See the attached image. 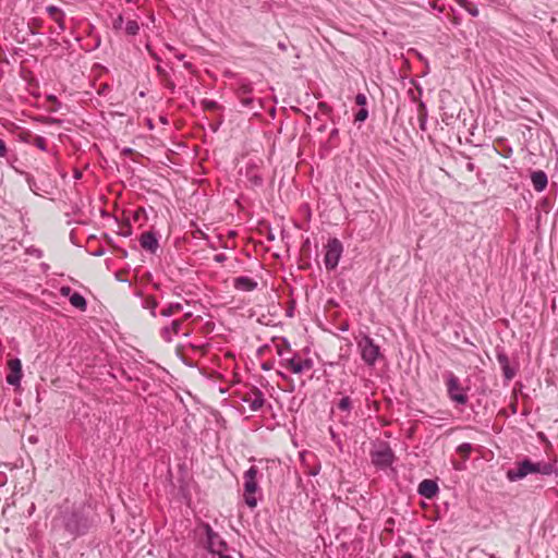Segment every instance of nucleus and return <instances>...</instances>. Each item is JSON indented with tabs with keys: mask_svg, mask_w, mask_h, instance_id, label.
<instances>
[{
	"mask_svg": "<svg viewBox=\"0 0 558 558\" xmlns=\"http://www.w3.org/2000/svg\"><path fill=\"white\" fill-rule=\"evenodd\" d=\"M94 256H102L105 254L104 248H98L97 251L92 253Z\"/></svg>",
	"mask_w": 558,
	"mask_h": 558,
	"instance_id": "obj_40",
	"label": "nucleus"
},
{
	"mask_svg": "<svg viewBox=\"0 0 558 558\" xmlns=\"http://www.w3.org/2000/svg\"><path fill=\"white\" fill-rule=\"evenodd\" d=\"M26 182L28 184V187L31 189L32 192H34L35 194H38L37 190H38V186H37V183L34 179V177H32L31 174H27L26 175Z\"/></svg>",
	"mask_w": 558,
	"mask_h": 558,
	"instance_id": "obj_28",
	"label": "nucleus"
},
{
	"mask_svg": "<svg viewBox=\"0 0 558 558\" xmlns=\"http://www.w3.org/2000/svg\"><path fill=\"white\" fill-rule=\"evenodd\" d=\"M449 399L459 405H465L469 401L468 388L463 387L460 379L452 373L444 374Z\"/></svg>",
	"mask_w": 558,
	"mask_h": 558,
	"instance_id": "obj_6",
	"label": "nucleus"
},
{
	"mask_svg": "<svg viewBox=\"0 0 558 558\" xmlns=\"http://www.w3.org/2000/svg\"><path fill=\"white\" fill-rule=\"evenodd\" d=\"M124 25H125V22H124V17H123V15H122V14L117 15V16L112 20V29H113L114 32H121V31H123Z\"/></svg>",
	"mask_w": 558,
	"mask_h": 558,
	"instance_id": "obj_24",
	"label": "nucleus"
},
{
	"mask_svg": "<svg viewBox=\"0 0 558 558\" xmlns=\"http://www.w3.org/2000/svg\"><path fill=\"white\" fill-rule=\"evenodd\" d=\"M123 32L128 36H136L140 32V24L135 20H128L125 22Z\"/></svg>",
	"mask_w": 558,
	"mask_h": 558,
	"instance_id": "obj_21",
	"label": "nucleus"
},
{
	"mask_svg": "<svg viewBox=\"0 0 558 558\" xmlns=\"http://www.w3.org/2000/svg\"><path fill=\"white\" fill-rule=\"evenodd\" d=\"M203 527L206 534L205 548L209 550V523H204Z\"/></svg>",
	"mask_w": 558,
	"mask_h": 558,
	"instance_id": "obj_34",
	"label": "nucleus"
},
{
	"mask_svg": "<svg viewBox=\"0 0 558 558\" xmlns=\"http://www.w3.org/2000/svg\"><path fill=\"white\" fill-rule=\"evenodd\" d=\"M203 106H204L205 109H208L209 108V100L204 99L203 100Z\"/></svg>",
	"mask_w": 558,
	"mask_h": 558,
	"instance_id": "obj_43",
	"label": "nucleus"
},
{
	"mask_svg": "<svg viewBox=\"0 0 558 558\" xmlns=\"http://www.w3.org/2000/svg\"><path fill=\"white\" fill-rule=\"evenodd\" d=\"M146 49L153 59H155L158 62L160 61V58L158 57V54L155 51H153V49L150 48V46L148 44L146 45Z\"/></svg>",
	"mask_w": 558,
	"mask_h": 558,
	"instance_id": "obj_36",
	"label": "nucleus"
},
{
	"mask_svg": "<svg viewBox=\"0 0 558 558\" xmlns=\"http://www.w3.org/2000/svg\"><path fill=\"white\" fill-rule=\"evenodd\" d=\"M36 255H37L38 257H40V256H41V252H40V251L36 252Z\"/></svg>",
	"mask_w": 558,
	"mask_h": 558,
	"instance_id": "obj_53",
	"label": "nucleus"
},
{
	"mask_svg": "<svg viewBox=\"0 0 558 558\" xmlns=\"http://www.w3.org/2000/svg\"><path fill=\"white\" fill-rule=\"evenodd\" d=\"M99 45H100V38H98V39L96 40V47H98Z\"/></svg>",
	"mask_w": 558,
	"mask_h": 558,
	"instance_id": "obj_49",
	"label": "nucleus"
},
{
	"mask_svg": "<svg viewBox=\"0 0 558 558\" xmlns=\"http://www.w3.org/2000/svg\"><path fill=\"white\" fill-rule=\"evenodd\" d=\"M211 274H213V270H211ZM214 276H215V279H221L223 282H228V278L223 276V274H219L218 270H215L214 271Z\"/></svg>",
	"mask_w": 558,
	"mask_h": 558,
	"instance_id": "obj_38",
	"label": "nucleus"
},
{
	"mask_svg": "<svg viewBox=\"0 0 558 558\" xmlns=\"http://www.w3.org/2000/svg\"><path fill=\"white\" fill-rule=\"evenodd\" d=\"M72 293H73V292H72V289H71V287H69V286H62V287L60 288V294H61L62 296H68V298L70 299V295H71Z\"/></svg>",
	"mask_w": 558,
	"mask_h": 558,
	"instance_id": "obj_33",
	"label": "nucleus"
},
{
	"mask_svg": "<svg viewBox=\"0 0 558 558\" xmlns=\"http://www.w3.org/2000/svg\"><path fill=\"white\" fill-rule=\"evenodd\" d=\"M184 68L189 70L192 69L191 62H184Z\"/></svg>",
	"mask_w": 558,
	"mask_h": 558,
	"instance_id": "obj_45",
	"label": "nucleus"
},
{
	"mask_svg": "<svg viewBox=\"0 0 558 558\" xmlns=\"http://www.w3.org/2000/svg\"><path fill=\"white\" fill-rule=\"evenodd\" d=\"M281 365L293 374H303L312 369L314 363L311 359H303L293 353L291 356L281 360Z\"/></svg>",
	"mask_w": 558,
	"mask_h": 558,
	"instance_id": "obj_8",
	"label": "nucleus"
},
{
	"mask_svg": "<svg viewBox=\"0 0 558 558\" xmlns=\"http://www.w3.org/2000/svg\"><path fill=\"white\" fill-rule=\"evenodd\" d=\"M73 177L75 180H80L82 178V172L80 170H75Z\"/></svg>",
	"mask_w": 558,
	"mask_h": 558,
	"instance_id": "obj_41",
	"label": "nucleus"
},
{
	"mask_svg": "<svg viewBox=\"0 0 558 558\" xmlns=\"http://www.w3.org/2000/svg\"><path fill=\"white\" fill-rule=\"evenodd\" d=\"M36 255H37L38 257H40V256H41V252H40V251L36 252Z\"/></svg>",
	"mask_w": 558,
	"mask_h": 558,
	"instance_id": "obj_52",
	"label": "nucleus"
},
{
	"mask_svg": "<svg viewBox=\"0 0 558 558\" xmlns=\"http://www.w3.org/2000/svg\"><path fill=\"white\" fill-rule=\"evenodd\" d=\"M10 373L7 375V383L11 386H20L22 379V363L20 359H12L8 363Z\"/></svg>",
	"mask_w": 558,
	"mask_h": 558,
	"instance_id": "obj_9",
	"label": "nucleus"
},
{
	"mask_svg": "<svg viewBox=\"0 0 558 558\" xmlns=\"http://www.w3.org/2000/svg\"><path fill=\"white\" fill-rule=\"evenodd\" d=\"M213 258L218 264H225L223 267H226L227 274H233L235 271L238 260L232 252L218 253L214 255Z\"/></svg>",
	"mask_w": 558,
	"mask_h": 558,
	"instance_id": "obj_11",
	"label": "nucleus"
},
{
	"mask_svg": "<svg viewBox=\"0 0 558 558\" xmlns=\"http://www.w3.org/2000/svg\"><path fill=\"white\" fill-rule=\"evenodd\" d=\"M33 144L40 150L46 151L47 150V141L43 136H35Z\"/></svg>",
	"mask_w": 558,
	"mask_h": 558,
	"instance_id": "obj_26",
	"label": "nucleus"
},
{
	"mask_svg": "<svg viewBox=\"0 0 558 558\" xmlns=\"http://www.w3.org/2000/svg\"><path fill=\"white\" fill-rule=\"evenodd\" d=\"M252 411L259 410L265 402L264 395L260 390H254L247 398L244 399Z\"/></svg>",
	"mask_w": 558,
	"mask_h": 558,
	"instance_id": "obj_15",
	"label": "nucleus"
},
{
	"mask_svg": "<svg viewBox=\"0 0 558 558\" xmlns=\"http://www.w3.org/2000/svg\"><path fill=\"white\" fill-rule=\"evenodd\" d=\"M460 4L472 15L477 16L478 15V9L473 3L469 2L468 0H460Z\"/></svg>",
	"mask_w": 558,
	"mask_h": 558,
	"instance_id": "obj_25",
	"label": "nucleus"
},
{
	"mask_svg": "<svg viewBox=\"0 0 558 558\" xmlns=\"http://www.w3.org/2000/svg\"><path fill=\"white\" fill-rule=\"evenodd\" d=\"M211 415H214V416L216 417V420L218 421V417H217V416H218V414H217V413H213V412H211Z\"/></svg>",
	"mask_w": 558,
	"mask_h": 558,
	"instance_id": "obj_54",
	"label": "nucleus"
},
{
	"mask_svg": "<svg viewBox=\"0 0 558 558\" xmlns=\"http://www.w3.org/2000/svg\"><path fill=\"white\" fill-rule=\"evenodd\" d=\"M497 359H498V362H499L501 368L509 365V359L506 354H498Z\"/></svg>",
	"mask_w": 558,
	"mask_h": 558,
	"instance_id": "obj_31",
	"label": "nucleus"
},
{
	"mask_svg": "<svg viewBox=\"0 0 558 558\" xmlns=\"http://www.w3.org/2000/svg\"><path fill=\"white\" fill-rule=\"evenodd\" d=\"M210 130H211V132H215V131H216V128L214 126V124H213V123H211Z\"/></svg>",
	"mask_w": 558,
	"mask_h": 558,
	"instance_id": "obj_50",
	"label": "nucleus"
},
{
	"mask_svg": "<svg viewBox=\"0 0 558 558\" xmlns=\"http://www.w3.org/2000/svg\"><path fill=\"white\" fill-rule=\"evenodd\" d=\"M150 303H151V304H149V303L147 302V307H150V313H151V315H153V316H156L155 308H156V306H157V303H156L155 301H151Z\"/></svg>",
	"mask_w": 558,
	"mask_h": 558,
	"instance_id": "obj_39",
	"label": "nucleus"
},
{
	"mask_svg": "<svg viewBox=\"0 0 558 558\" xmlns=\"http://www.w3.org/2000/svg\"><path fill=\"white\" fill-rule=\"evenodd\" d=\"M210 107H211V111H214V109L217 108V106H216V104L214 101H211Z\"/></svg>",
	"mask_w": 558,
	"mask_h": 558,
	"instance_id": "obj_48",
	"label": "nucleus"
},
{
	"mask_svg": "<svg viewBox=\"0 0 558 558\" xmlns=\"http://www.w3.org/2000/svg\"><path fill=\"white\" fill-rule=\"evenodd\" d=\"M159 315L165 318L173 317L160 329V337L166 342H171L180 335L187 337L194 330V327L190 328L184 325L186 319L194 316V313L191 311H184V304L180 302L167 304L160 310Z\"/></svg>",
	"mask_w": 558,
	"mask_h": 558,
	"instance_id": "obj_2",
	"label": "nucleus"
},
{
	"mask_svg": "<svg viewBox=\"0 0 558 558\" xmlns=\"http://www.w3.org/2000/svg\"><path fill=\"white\" fill-rule=\"evenodd\" d=\"M343 252L342 243L333 238L330 239L325 245V257L324 263L327 269L331 270L338 266L340 257Z\"/></svg>",
	"mask_w": 558,
	"mask_h": 558,
	"instance_id": "obj_7",
	"label": "nucleus"
},
{
	"mask_svg": "<svg viewBox=\"0 0 558 558\" xmlns=\"http://www.w3.org/2000/svg\"><path fill=\"white\" fill-rule=\"evenodd\" d=\"M338 409L341 410V411H350V409H351V399L349 397H343L338 402Z\"/></svg>",
	"mask_w": 558,
	"mask_h": 558,
	"instance_id": "obj_27",
	"label": "nucleus"
},
{
	"mask_svg": "<svg viewBox=\"0 0 558 558\" xmlns=\"http://www.w3.org/2000/svg\"><path fill=\"white\" fill-rule=\"evenodd\" d=\"M355 102L357 106H365L367 102L366 96L364 94H357L355 97Z\"/></svg>",
	"mask_w": 558,
	"mask_h": 558,
	"instance_id": "obj_32",
	"label": "nucleus"
},
{
	"mask_svg": "<svg viewBox=\"0 0 558 558\" xmlns=\"http://www.w3.org/2000/svg\"><path fill=\"white\" fill-rule=\"evenodd\" d=\"M471 554L475 557H477L478 555H485V556H488V558H494L493 555H486L483 550H480V549H476V548H473L471 550Z\"/></svg>",
	"mask_w": 558,
	"mask_h": 558,
	"instance_id": "obj_37",
	"label": "nucleus"
},
{
	"mask_svg": "<svg viewBox=\"0 0 558 558\" xmlns=\"http://www.w3.org/2000/svg\"><path fill=\"white\" fill-rule=\"evenodd\" d=\"M140 244L145 251L155 254L159 247L157 233L154 231L143 232L140 236Z\"/></svg>",
	"mask_w": 558,
	"mask_h": 558,
	"instance_id": "obj_10",
	"label": "nucleus"
},
{
	"mask_svg": "<svg viewBox=\"0 0 558 558\" xmlns=\"http://www.w3.org/2000/svg\"><path fill=\"white\" fill-rule=\"evenodd\" d=\"M156 72H157L159 78L161 80L162 85L166 88H168L171 92H173L174 88H175V84L171 80L170 72L168 70H166L165 68H162L160 64L156 65Z\"/></svg>",
	"mask_w": 558,
	"mask_h": 558,
	"instance_id": "obj_17",
	"label": "nucleus"
},
{
	"mask_svg": "<svg viewBox=\"0 0 558 558\" xmlns=\"http://www.w3.org/2000/svg\"><path fill=\"white\" fill-rule=\"evenodd\" d=\"M534 473L549 475L553 473V465L547 462H532L525 459L519 462L515 469L509 470L507 476L510 481H519Z\"/></svg>",
	"mask_w": 558,
	"mask_h": 558,
	"instance_id": "obj_4",
	"label": "nucleus"
},
{
	"mask_svg": "<svg viewBox=\"0 0 558 558\" xmlns=\"http://www.w3.org/2000/svg\"><path fill=\"white\" fill-rule=\"evenodd\" d=\"M401 558H413V556L410 553H405L401 556Z\"/></svg>",
	"mask_w": 558,
	"mask_h": 558,
	"instance_id": "obj_44",
	"label": "nucleus"
},
{
	"mask_svg": "<svg viewBox=\"0 0 558 558\" xmlns=\"http://www.w3.org/2000/svg\"><path fill=\"white\" fill-rule=\"evenodd\" d=\"M502 372L508 380H511L515 376V371L510 366V364L508 366H505L502 368Z\"/></svg>",
	"mask_w": 558,
	"mask_h": 558,
	"instance_id": "obj_30",
	"label": "nucleus"
},
{
	"mask_svg": "<svg viewBox=\"0 0 558 558\" xmlns=\"http://www.w3.org/2000/svg\"><path fill=\"white\" fill-rule=\"evenodd\" d=\"M175 57H177L178 60H183L184 59V54H182V53H179Z\"/></svg>",
	"mask_w": 558,
	"mask_h": 558,
	"instance_id": "obj_46",
	"label": "nucleus"
},
{
	"mask_svg": "<svg viewBox=\"0 0 558 558\" xmlns=\"http://www.w3.org/2000/svg\"><path fill=\"white\" fill-rule=\"evenodd\" d=\"M71 305L80 311H86L87 302L86 299L78 292H73L69 299Z\"/></svg>",
	"mask_w": 558,
	"mask_h": 558,
	"instance_id": "obj_20",
	"label": "nucleus"
},
{
	"mask_svg": "<svg viewBox=\"0 0 558 558\" xmlns=\"http://www.w3.org/2000/svg\"><path fill=\"white\" fill-rule=\"evenodd\" d=\"M8 154V148L3 140L0 138V157H5Z\"/></svg>",
	"mask_w": 558,
	"mask_h": 558,
	"instance_id": "obj_35",
	"label": "nucleus"
},
{
	"mask_svg": "<svg viewBox=\"0 0 558 558\" xmlns=\"http://www.w3.org/2000/svg\"><path fill=\"white\" fill-rule=\"evenodd\" d=\"M373 462L378 465H389L392 462V453L389 449L377 451L373 456Z\"/></svg>",
	"mask_w": 558,
	"mask_h": 558,
	"instance_id": "obj_19",
	"label": "nucleus"
},
{
	"mask_svg": "<svg viewBox=\"0 0 558 558\" xmlns=\"http://www.w3.org/2000/svg\"><path fill=\"white\" fill-rule=\"evenodd\" d=\"M208 347V342L202 344V348L206 349Z\"/></svg>",
	"mask_w": 558,
	"mask_h": 558,
	"instance_id": "obj_51",
	"label": "nucleus"
},
{
	"mask_svg": "<svg viewBox=\"0 0 558 558\" xmlns=\"http://www.w3.org/2000/svg\"><path fill=\"white\" fill-rule=\"evenodd\" d=\"M531 181H532L533 187L537 192L544 191L546 189V186H547V183H548L547 175L542 170L534 171L532 173V175H531Z\"/></svg>",
	"mask_w": 558,
	"mask_h": 558,
	"instance_id": "obj_16",
	"label": "nucleus"
},
{
	"mask_svg": "<svg viewBox=\"0 0 558 558\" xmlns=\"http://www.w3.org/2000/svg\"><path fill=\"white\" fill-rule=\"evenodd\" d=\"M226 543L211 531V558H232L230 555L223 553Z\"/></svg>",
	"mask_w": 558,
	"mask_h": 558,
	"instance_id": "obj_13",
	"label": "nucleus"
},
{
	"mask_svg": "<svg viewBox=\"0 0 558 558\" xmlns=\"http://www.w3.org/2000/svg\"><path fill=\"white\" fill-rule=\"evenodd\" d=\"M355 341L361 359L367 366L372 367L377 361L384 359L380 347L368 335L361 333L359 337H355Z\"/></svg>",
	"mask_w": 558,
	"mask_h": 558,
	"instance_id": "obj_3",
	"label": "nucleus"
},
{
	"mask_svg": "<svg viewBox=\"0 0 558 558\" xmlns=\"http://www.w3.org/2000/svg\"><path fill=\"white\" fill-rule=\"evenodd\" d=\"M198 318H201V316H199V315H197V316H196V318H195V319H193L191 324H192V325L196 324V323H197V320H198Z\"/></svg>",
	"mask_w": 558,
	"mask_h": 558,
	"instance_id": "obj_47",
	"label": "nucleus"
},
{
	"mask_svg": "<svg viewBox=\"0 0 558 558\" xmlns=\"http://www.w3.org/2000/svg\"><path fill=\"white\" fill-rule=\"evenodd\" d=\"M368 111L365 108H362L359 110V112L355 114V121L356 122H363L367 119Z\"/></svg>",
	"mask_w": 558,
	"mask_h": 558,
	"instance_id": "obj_29",
	"label": "nucleus"
},
{
	"mask_svg": "<svg viewBox=\"0 0 558 558\" xmlns=\"http://www.w3.org/2000/svg\"><path fill=\"white\" fill-rule=\"evenodd\" d=\"M453 466H454L456 470H459V471L464 469V465L461 464V463H454Z\"/></svg>",
	"mask_w": 558,
	"mask_h": 558,
	"instance_id": "obj_42",
	"label": "nucleus"
},
{
	"mask_svg": "<svg viewBox=\"0 0 558 558\" xmlns=\"http://www.w3.org/2000/svg\"><path fill=\"white\" fill-rule=\"evenodd\" d=\"M233 286L241 291H252L257 283L250 277H238L233 279Z\"/></svg>",
	"mask_w": 558,
	"mask_h": 558,
	"instance_id": "obj_18",
	"label": "nucleus"
},
{
	"mask_svg": "<svg viewBox=\"0 0 558 558\" xmlns=\"http://www.w3.org/2000/svg\"><path fill=\"white\" fill-rule=\"evenodd\" d=\"M258 468L252 465L247 471L243 474V497L245 504L250 508H255L257 506V498L255 494L258 492Z\"/></svg>",
	"mask_w": 558,
	"mask_h": 558,
	"instance_id": "obj_5",
	"label": "nucleus"
},
{
	"mask_svg": "<svg viewBox=\"0 0 558 558\" xmlns=\"http://www.w3.org/2000/svg\"><path fill=\"white\" fill-rule=\"evenodd\" d=\"M46 12L57 23V34H61L65 31V13L56 5H48Z\"/></svg>",
	"mask_w": 558,
	"mask_h": 558,
	"instance_id": "obj_12",
	"label": "nucleus"
},
{
	"mask_svg": "<svg viewBox=\"0 0 558 558\" xmlns=\"http://www.w3.org/2000/svg\"><path fill=\"white\" fill-rule=\"evenodd\" d=\"M277 353L279 356L283 359L288 357L287 354L291 353L290 344L282 340L280 343L276 344Z\"/></svg>",
	"mask_w": 558,
	"mask_h": 558,
	"instance_id": "obj_22",
	"label": "nucleus"
},
{
	"mask_svg": "<svg viewBox=\"0 0 558 558\" xmlns=\"http://www.w3.org/2000/svg\"><path fill=\"white\" fill-rule=\"evenodd\" d=\"M472 445L469 444V442H464V444H461L460 446H458L457 448V452L459 454H461V457L463 458V460H466L469 459V456L470 453L472 452Z\"/></svg>",
	"mask_w": 558,
	"mask_h": 558,
	"instance_id": "obj_23",
	"label": "nucleus"
},
{
	"mask_svg": "<svg viewBox=\"0 0 558 558\" xmlns=\"http://www.w3.org/2000/svg\"><path fill=\"white\" fill-rule=\"evenodd\" d=\"M417 490L421 496L430 499L438 493V486L432 480H424L420 483Z\"/></svg>",
	"mask_w": 558,
	"mask_h": 558,
	"instance_id": "obj_14",
	"label": "nucleus"
},
{
	"mask_svg": "<svg viewBox=\"0 0 558 558\" xmlns=\"http://www.w3.org/2000/svg\"><path fill=\"white\" fill-rule=\"evenodd\" d=\"M97 521L98 514L90 502L62 505L52 520V531L63 532L72 539H76L86 535Z\"/></svg>",
	"mask_w": 558,
	"mask_h": 558,
	"instance_id": "obj_1",
	"label": "nucleus"
}]
</instances>
